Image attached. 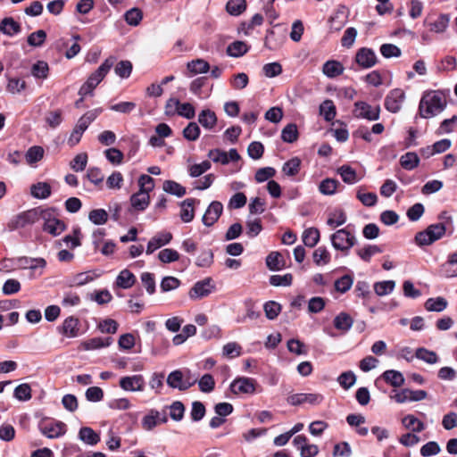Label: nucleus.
<instances>
[{
    "label": "nucleus",
    "mask_w": 457,
    "mask_h": 457,
    "mask_svg": "<svg viewBox=\"0 0 457 457\" xmlns=\"http://www.w3.org/2000/svg\"><path fill=\"white\" fill-rule=\"evenodd\" d=\"M281 138L284 142L293 143L298 138L297 127L294 123L287 124L281 132Z\"/></svg>",
    "instance_id": "8fccbe9b"
},
{
    "label": "nucleus",
    "mask_w": 457,
    "mask_h": 457,
    "mask_svg": "<svg viewBox=\"0 0 457 457\" xmlns=\"http://www.w3.org/2000/svg\"><path fill=\"white\" fill-rule=\"evenodd\" d=\"M373 287L377 295L384 296L393 292L395 287V282L394 280L379 281L376 282Z\"/></svg>",
    "instance_id": "37998d69"
},
{
    "label": "nucleus",
    "mask_w": 457,
    "mask_h": 457,
    "mask_svg": "<svg viewBox=\"0 0 457 457\" xmlns=\"http://www.w3.org/2000/svg\"><path fill=\"white\" fill-rule=\"evenodd\" d=\"M345 68L343 64L340 62L335 60L327 61L322 67L323 73L328 78L331 79L343 74Z\"/></svg>",
    "instance_id": "b1692460"
},
{
    "label": "nucleus",
    "mask_w": 457,
    "mask_h": 457,
    "mask_svg": "<svg viewBox=\"0 0 457 457\" xmlns=\"http://www.w3.org/2000/svg\"><path fill=\"white\" fill-rule=\"evenodd\" d=\"M196 379L189 380L184 378L183 373L180 370H174L168 375L167 384L171 388H177L180 391H185L195 385Z\"/></svg>",
    "instance_id": "9b49d317"
},
{
    "label": "nucleus",
    "mask_w": 457,
    "mask_h": 457,
    "mask_svg": "<svg viewBox=\"0 0 457 457\" xmlns=\"http://www.w3.org/2000/svg\"><path fill=\"white\" fill-rule=\"evenodd\" d=\"M383 379L395 387H399L404 384L403 375L397 370H388L382 374Z\"/></svg>",
    "instance_id": "cd10ccee"
},
{
    "label": "nucleus",
    "mask_w": 457,
    "mask_h": 457,
    "mask_svg": "<svg viewBox=\"0 0 457 457\" xmlns=\"http://www.w3.org/2000/svg\"><path fill=\"white\" fill-rule=\"evenodd\" d=\"M198 122L204 129H213L217 123V117L215 112L210 109L203 110L198 115Z\"/></svg>",
    "instance_id": "bb28decb"
},
{
    "label": "nucleus",
    "mask_w": 457,
    "mask_h": 457,
    "mask_svg": "<svg viewBox=\"0 0 457 457\" xmlns=\"http://www.w3.org/2000/svg\"><path fill=\"white\" fill-rule=\"evenodd\" d=\"M246 8L245 0H229L226 4L227 12L234 16L241 14Z\"/></svg>",
    "instance_id": "de8ad7c7"
},
{
    "label": "nucleus",
    "mask_w": 457,
    "mask_h": 457,
    "mask_svg": "<svg viewBox=\"0 0 457 457\" xmlns=\"http://www.w3.org/2000/svg\"><path fill=\"white\" fill-rule=\"evenodd\" d=\"M333 247L347 253L355 244L356 237L345 228L338 229L330 236Z\"/></svg>",
    "instance_id": "39448f33"
},
{
    "label": "nucleus",
    "mask_w": 457,
    "mask_h": 457,
    "mask_svg": "<svg viewBox=\"0 0 457 457\" xmlns=\"http://www.w3.org/2000/svg\"><path fill=\"white\" fill-rule=\"evenodd\" d=\"M445 233L443 223H436L428 226L426 230L419 232L415 236V241L419 245H429L440 239Z\"/></svg>",
    "instance_id": "7ed1b4c3"
},
{
    "label": "nucleus",
    "mask_w": 457,
    "mask_h": 457,
    "mask_svg": "<svg viewBox=\"0 0 457 457\" xmlns=\"http://www.w3.org/2000/svg\"><path fill=\"white\" fill-rule=\"evenodd\" d=\"M415 355L418 359L422 360L429 364L436 363L438 361L437 354L435 352L429 351L423 347L418 348L416 350Z\"/></svg>",
    "instance_id": "864d4df0"
},
{
    "label": "nucleus",
    "mask_w": 457,
    "mask_h": 457,
    "mask_svg": "<svg viewBox=\"0 0 457 457\" xmlns=\"http://www.w3.org/2000/svg\"><path fill=\"white\" fill-rule=\"evenodd\" d=\"M136 282L135 275L129 270H123L117 277L116 284L118 287L128 289L134 286Z\"/></svg>",
    "instance_id": "c85d7f7f"
},
{
    "label": "nucleus",
    "mask_w": 457,
    "mask_h": 457,
    "mask_svg": "<svg viewBox=\"0 0 457 457\" xmlns=\"http://www.w3.org/2000/svg\"><path fill=\"white\" fill-rule=\"evenodd\" d=\"M337 172L341 176L343 181L346 184L353 185L361 180V178L358 177L355 170L349 165L340 166Z\"/></svg>",
    "instance_id": "a878e982"
},
{
    "label": "nucleus",
    "mask_w": 457,
    "mask_h": 457,
    "mask_svg": "<svg viewBox=\"0 0 457 457\" xmlns=\"http://www.w3.org/2000/svg\"><path fill=\"white\" fill-rule=\"evenodd\" d=\"M46 122L52 129L57 128L62 121V112L59 109L48 112L46 114Z\"/></svg>",
    "instance_id": "680f3d73"
},
{
    "label": "nucleus",
    "mask_w": 457,
    "mask_h": 457,
    "mask_svg": "<svg viewBox=\"0 0 457 457\" xmlns=\"http://www.w3.org/2000/svg\"><path fill=\"white\" fill-rule=\"evenodd\" d=\"M39 212L37 209L23 212L12 218L7 224L9 230L12 231L27 225L34 224L39 220Z\"/></svg>",
    "instance_id": "423d86ee"
},
{
    "label": "nucleus",
    "mask_w": 457,
    "mask_h": 457,
    "mask_svg": "<svg viewBox=\"0 0 457 457\" xmlns=\"http://www.w3.org/2000/svg\"><path fill=\"white\" fill-rule=\"evenodd\" d=\"M172 239V234L170 232H160L153 237L146 247V253L151 254L160 247L168 245Z\"/></svg>",
    "instance_id": "a211bd4d"
},
{
    "label": "nucleus",
    "mask_w": 457,
    "mask_h": 457,
    "mask_svg": "<svg viewBox=\"0 0 457 457\" xmlns=\"http://www.w3.org/2000/svg\"><path fill=\"white\" fill-rule=\"evenodd\" d=\"M119 386L124 391L142 392L145 389V382L144 377L137 374L120 378Z\"/></svg>",
    "instance_id": "1a4fd4ad"
},
{
    "label": "nucleus",
    "mask_w": 457,
    "mask_h": 457,
    "mask_svg": "<svg viewBox=\"0 0 457 457\" xmlns=\"http://www.w3.org/2000/svg\"><path fill=\"white\" fill-rule=\"evenodd\" d=\"M400 163L403 169L411 170L419 166L420 158L416 153L408 152L401 156Z\"/></svg>",
    "instance_id": "58836bf2"
},
{
    "label": "nucleus",
    "mask_w": 457,
    "mask_h": 457,
    "mask_svg": "<svg viewBox=\"0 0 457 457\" xmlns=\"http://www.w3.org/2000/svg\"><path fill=\"white\" fill-rule=\"evenodd\" d=\"M130 203L136 210L144 211L150 204L149 194L139 190L131 195Z\"/></svg>",
    "instance_id": "393cba45"
},
{
    "label": "nucleus",
    "mask_w": 457,
    "mask_h": 457,
    "mask_svg": "<svg viewBox=\"0 0 457 457\" xmlns=\"http://www.w3.org/2000/svg\"><path fill=\"white\" fill-rule=\"evenodd\" d=\"M43 218L46 220L43 226L44 231L55 237L65 230L64 222L56 218H50V213L43 212Z\"/></svg>",
    "instance_id": "f3484780"
},
{
    "label": "nucleus",
    "mask_w": 457,
    "mask_h": 457,
    "mask_svg": "<svg viewBox=\"0 0 457 457\" xmlns=\"http://www.w3.org/2000/svg\"><path fill=\"white\" fill-rule=\"evenodd\" d=\"M215 289V285L211 278L197 281L189 290L188 296L192 300L202 299L208 296Z\"/></svg>",
    "instance_id": "0eeeda50"
},
{
    "label": "nucleus",
    "mask_w": 457,
    "mask_h": 457,
    "mask_svg": "<svg viewBox=\"0 0 457 457\" xmlns=\"http://www.w3.org/2000/svg\"><path fill=\"white\" fill-rule=\"evenodd\" d=\"M179 253L178 251L171 248H165L159 252L158 258L163 263H170L179 260Z\"/></svg>",
    "instance_id": "5fc2aeb1"
},
{
    "label": "nucleus",
    "mask_w": 457,
    "mask_h": 457,
    "mask_svg": "<svg viewBox=\"0 0 457 457\" xmlns=\"http://www.w3.org/2000/svg\"><path fill=\"white\" fill-rule=\"evenodd\" d=\"M353 283V279L350 275H344L335 281V289L344 294L351 288Z\"/></svg>",
    "instance_id": "338daca9"
},
{
    "label": "nucleus",
    "mask_w": 457,
    "mask_h": 457,
    "mask_svg": "<svg viewBox=\"0 0 457 457\" xmlns=\"http://www.w3.org/2000/svg\"><path fill=\"white\" fill-rule=\"evenodd\" d=\"M313 262L316 265H326L330 262V253L326 247H318L312 254Z\"/></svg>",
    "instance_id": "09e8293b"
},
{
    "label": "nucleus",
    "mask_w": 457,
    "mask_h": 457,
    "mask_svg": "<svg viewBox=\"0 0 457 457\" xmlns=\"http://www.w3.org/2000/svg\"><path fill=\"white\" fill-rule=\"evenodd\" d=\"M402 423L405 428L410 429L414 433H420L425 429V424L412 414H408L403 417Z\"/></svg>",
    "instance_id": "7c9ffc66"
},
{
    "label": "nucleus",
    "mask_w": 457,
    "mask_h": 457,
    "mask_svg": "<svg viewBox=\"0 0 457 457\" xmlns=\"http://www.w3.org/2000/svg\"><path fill=\"white\" fill-rule=\"evenodd\" d=\"M337 381L343 388L347 390L354 385L356 376L353 371H345L337 378Z\"/></svg>",
    "instance_id": "774afa93"
},
{
    "label": "nucleus",
    "mask_w": 457,
    "mask_h": 457,
    "mask_svg": "<svg viewBox=\"0 0 457 457\" xmlns=\"http://www.w3.org/2000/svg\"><path fill=\"white\" fill-rule=\"evenodd\" d=\"M355 62L362 69H370L377 64L378 57L372 49L361 47L356 52Z\"/></svg>",
    "instance_id": "f8f14e48"
},
{
    "label": "nucleus",
    "mask_w": 457,
    "mask_h": 457,
    "mask_svg": "<svg viewBox=\"0 0 457 457\" xmlns=\"http://www.w3.org/2000/svg\"><path fill=\"white\" fill-rule=\"evenodd\" d=\"M339 182L335 179H325L319 186V190L322 195H332L336 193Z\"/></svg>",
    "instance_id": "a18cd8bd"
},
{
    "label": "nucleus",
    "mask_w": 457,
    "mask_h": 457,
    "mask_svg": "<svg viewBox=\"0 0 457 457\" xmlns=\"http://www.w3.org/2000/svg\"><path fill=\"white\" fill-rule=\"evenodd\" d=\"M112 343L111 337H93L83 342L82 345L85 350H96L99 348L109 346Z\"/></svg>",
    "instance_id": "4c0bfd02"
},
{
    "label": "nucleus",
    "mask_w": 457,
    "mask_h": 457,
    "mask_svg": "<svg viewBox=\"0 0 457 457\" xmlns=\"http://www.w3.org/2000/svg\"><path fill=\"white\" fill-rule=\"evenodd\" d=\"M405 99V93L401 88L391 90L385 98V108L393 113L398 112Z\"/></svg>",
    "instance_id": "6e6552de"
},
{
    "label": "nucleus",
    "mask_w": 457,
    "mask_h": 457,
    "mask_svg": "<svg viewBox=\"0 0 457 457\" xmlns=\"http://www.w3.org/2000/svg\"><path fill=\"white\" fill-rule=\"evenodd\" d=\"M303 242L307 247H314L320 240V231L316 228H306L302 236Z\"/></svg>",
    "instance_id": "473e14b6"
},
{
    "label": "nucleus",
    "mask_w": 457,
    "mask_h": 457,
    "mask_svg": "<svg viewBox=\"0 0 457 457\" xmlns=\"http://www.w3.org/2000/svg\"><path fill=\"white\" fill-rule=\"evenodd\" d=\"M88 128L84 122H82L79 119L75 125L73 130L71 131L70 137L68 138V144L71 146H74L78 145L81 139L83 133Z\"/></svg>",
    "instance_id": "c9c22d12"
},
{
    "label": "nucleus",
    "mask_w": 457,
    "mask_h": 457,
    "mask_svg": "<svg viewBox=\"0 0 457 457\" xmlns=\"http://www.w3.org/2000/svg\"><path fill=\"white\" fill-rule=\"evenodd\" d=\"M197 201L194 198H187L180 204V219L183 222L188 223L195 217V204Z\"/></svg>",
    "instance_id": "412c9836"
},
{
    "label": "nucleus",
    "mask_w": 457,
    "mask_h": 457,
    "mask_svg": "<svg viewBox=\"0 0 457 457\" xmlns=\"http://www.w3.org/2000/svg\"><path fill=\"white\" fill-rule=\"evenodd\" d=\"M40 432L48 438H56L66 432V426L62 422H46L40 425Z\"/></svg>",
    "instance_id": "dca6fc26"
},
{
    "label": "nucleus",
    "mask_w": 457,
    "mask_h": 457,
    "mask_svg": "<svg viewBox=\"0 0 457 457\" xmlns=\"http://www.w3.org/2000/svg\"><path fill=\"white\" fill-rule=\"evenodd\" d=\"M263 309L267 319L274 320L280 313L281 305L275 301H269L264 304Z\"/></svg>",
    "instance_id": "bf43d9fd"
},
{
    "label": "nucleus",
    "mask_w": 457,
    "mask_h": 457,
    "mask_svg": "<svg viewBox=\"0 0 457 457\" xmlns=\"http://www.w3.org/2000/svg\"><path fill=\"white\" fill-rule=\"evenodd\" d=\"M249 50V46L243 41H234L227 47V54L231 57H241Z\"/></svg>",
    "instance_id": "c756f323"
},
{
    "label": "nucleus",
    "mask_w": 457,
    "mask_h": 457,
    "mask_svg": "<svg viewBox=\"0 0 457 457\" xmlns=\"http://www.w3.org/2000/svg\"><path fill=\"white\" fill-rule=\"evenodd\" d=\"M163 190L170 195H174L178 197H181L186 195V188L173 180H165L162 186Z\"/></svg>",
    "instance_id": "79ce46f5"
},
{
    "label": "nucleus",
    "mask_w": 457,
    "mask_h": 457,
    "mask_svg": "<svg viewBox=\"0 0 457 457\" xmlns=\"http://www.w3.org/2000/svg\"><path fill=\"white\" fill-rule=\"evenodd\" d=\"M248 83L249 78L248 75L245 72L235 74L230 80L231 87L237 90H241L246 87Z\"/></svg>",
    "instance_id": "052dcab7"
},
{
    "label": "nucleus",
    "mask_w": 457,
    "mask_h": 457,
    "mask_svg": "<svg viewBox=\"0 0 457 457\" xmlns=\"http://www.w3.org/2000/svg\"><path fill=\"white\" fill-rule=\"evenodd\" d=\"M52 188L47 182H37L31 185L30 194L37 199H46L51 195Z\"/></svg>",
    "instance_id": "5701e85b"
},
{
    "label": "nucleus",
    "mask_w": 457,
    "mask_h": 457,
    "mask_svg": "<svg viewBox=\"0 0 457 457\" xmlns=\"http://www.w3.org/2000/svg\"><path fill=\"white\" fill-rule=\"evenodd\" d=\"M49 67L44 61H37L33 64L31 74L37 79H46L48 75Z\"/></svg>",
    "instance_id": "4d7b16f0"
},
{
    "label": "nucleus",
    "mask_w": 457,
    "mask_h": 457,
    "mask_svg": "<svg viewBox=\"0 0 457 457\" xmlns=\"http://www.w3.org/2000/svg\"><path fill=\"white\" fill-rule=\"evenodd\" d=\"M168 420L166 413H161L156 410H150L148 414L142 419V428L145 430H152L161 423H166Z\"/></svg>",
    "instance_id": "2eb2a0df"
},
{
    "label": "nucleus",
    "mask_w": 457,
    "mask_h": 457,
    "mask_svg": "<svg viewBox=\"0 0 457 457\" xmlns=\"http://www.w3.org/2000/svg\"><path fill=\"white\" fill-rule=\"evenodd\" d=\"M212 262L213 253L210 249L202 251L195 260L196 266L202 268L210 267L212 264Z\"/></svg>",
    "instance_id": "13d9d810"
},
{
    "label": "nucleus",
    "mask_w": 457,
    "mask_h": 457,
    "mask_svg": "<svg viewBox=\"0 0 457 457\" xmlns=\"http://www.w3.org/2000/svg\"><path fill=\"white\" fill-rule=\"evenodd\" d=\"M79 439L88 445H96L100 442V436L89 427H82L79 431Z\"/></svg>",
    "instance_id": "4be33fe9"
},
{
    "label": "nucleus",
    "mask_w": 457,
    "mask_h": 457,
    "mask_svg": "<svg viewBox=\"0 0 457 457\" xmlns=\"http://www.w3.org/2000/svg\"><path fill=\"white\" fill-rule=\"evenodd\" d=\"M114 71L121 79H127L131 74L132 63L129 61H120L116 64Z\"/></svg>",
    "instance_id": "69168bd1"
},
{
    "label": "nucleus",
    "mask_w": 457,
    "mask_h": 457,
    "mask_svg": "<svg viewBox=\"0 0 457 457\" xmlns=\"http://www.w3.org/2000/svg\"><path fill=\"white\" fill-rule=\"evenodd\" d=\"M256 381L251 378H237L230 384V389L234 394H249L255 392Z\"/></svg>",
    "instance_id": "ddd939ff"
},
{
    "label": "nucleus",
    "mask_w": 457,
    "mask_h": 457,
    "mask_svg": "<svg viewBox=\"0 0 457 457\" xmlns=\"http://www.w3.org/2000/svg\"><path fill=\"white\" fill-rule=\"evenodd\" d=\"M448 23L449 18L447 17V15L441 14L439 17H437V19L435 21L430 22L428 26L430 31L436 33H442L446 29Z\"/></svg>",
    "instance_id": "6e6d98bb"
},
{
    "label": "nucleus",
    "mask_w": 457,
    "mask_h": 457,
    "mask_svg": "<svg viewBox=\"0 0 457 457\" xmlns=\"http://www.w3.org/2000/svg\"><path fill=\"white\" fill-rule=\"evenodd\" d=\"M44 149L39 145H34L28 149L25 157L29 164L39 162L44 156Z\"/></svg>",
    "instance_id": "3c124183"
},
{
    "label": "nucleus",
    "mask_w": 457,
    "mask_h": 457,
    "mask_svg": "<svg viewBox=\"0 0 457 457\" xmlns=\"http://www.w3.org/2000/svg\"><path fill=\"white\" fill-rule=\"evenodd\" d=\"M108 213L104 209H94L88 213V220L95 225H104L108 220Z\"/></svg>",
    "instance_id": "49530a36"
},
{
    "label": "nucleus",
    "mask_w": 457,
    "mask_h": 457,
    "mask_svg": "<svg viewBox=\"0 0 457 457\" xmlns=\"http://www.w3.org/2000/svg\"><path fill=\"white\" fill-rule=\"evenodd\" d=\"M324 397L320 394H294L287 398L288 404L293 406L309 403L311 405H319L322 403Z\"/></svg>",
    "instance_id": "9d476101"
},
{
    "label": "nucleus",
    "mask_w": 457,
    "mask_h": 457,
    "mask_svg": "<svg viewBox=\"0 0 457 457\" xmlns=\"http://www.w3.org/2000/svg\"><path fill=\"white\" fill-rule=\"evenodd\" d=\"M222 211L223 205L220 202H212L202 218L203 223L207 227L212 226L220 217Z\"/></svg>",
    "instance_id": "4468645a"
},
{
    "label": "nucleus",
    "mask_w": 457,
    "mask_h": 457,
    "mask_svg": "<svg viewBox=\"0 0 457 457\" xmlns=\"http://www.w3.org/2000/svg\"><path fill=\"white\" fill-rule=\"evenodd\" d=\"M79 319L73 316H70L63 320L62 325L59 330L63 336L67 337H76L79 336Z\"/></svg>",
    "instance_id": "6ab92c4d"
},
{
    "label": "nucleus",
    "mask_w": 457,
    "mask_h": 457,
    "mask_svg": "<svg viewBox=\"0 0 457 457\" xmlns=\"http://www.w3.org/2000/svg\"><path fill=\"white\" fill-rule=\"evenodd\" d=\"M447 301L442 296L428 298L425 303V308L428 312H441L447 307Z\"/></svg>",
    "instance_id": "e433bc0d"
},
{
    "label": "nucleus",
    "mask_w": 457,
    "mask_h": 457,
    "mask_svg": "<svg viewBox=\"0 0 457 457\" xmlns=\"http://www.w3.org/2000/svg\"><path fill=\"white\" fill-rule=\"evenodd\" d=\"M382 252V249L378 245H368L362 249L357 250L358 256L366 262H369L371 259V256L379 253Z\"/></svg>",
    "instance_id": "e2e57ef3"
},
{
    "label": "nucleus",
    "mask_w": 457,
    "mask_h": 457,
    "mask_svg": "<svg viewBox=\"0 0 457 457\" xmlns=\"http://www.w3.org/2000/svg\"><path fill=\"white\" fill-rule=\"evenodd\" d=\"M187 70L194 75L206 73L209 69V63L204 59H195L187 64Z\"/></svg>",
    "instance_id": "a19ab883"
},
{
    "label": "nucleus",
    "mask_w": 457,
    "mask_h": 457,
    "mask_svg": "<svg viewBox=\"0 0 457 457\" xmlns=\"http://www.w3.org/2000/svg\"><path fill=\"white\" fill-rule=\"evenodd\" d=\"M446 104L445 96L442 92H426L420 101L419 114L424 119L432 118L442 112Z\"/></svg>",
    "instance_id": "f257e3e1"
},
{
    "label": "nucleus",
    "mask_w": 457,
    "mask_h": 457,
    "mask_svg": "<svg viewBox=\"0 0 457 457\" xmlns=\"http://www.w3.org/2000/svg\"><path fill=\"white\" fill-rule=\"evenodd\" d=\"M442 273L447 278L457 277V253H452L442 266Z\"/></svg>",
    "instance_id": "f704fd0d"
},
{
    "label": "nucleus",
    "mask_w": 457,
    "mask_h": 457,
    "mask_svg": "<svg viewBox=\"0 0 457 457\" xmlns=\"http://www.w3.org/2000/svg\"><path fill=\"white\" fill-rule=\"evenodd\" d=\"M211 162L204 161L201 163H195L188 168L189 175L193 178H197L211 169Z\"/></svg>",
    "instance_id": "0e129e2a"
},
{
    "label": "nucleus",
    "mask_w": 457,
    "mask_h": 457,
    "mask_svg": "<svg viewBox=\"0 0 457 457\" xmlns=\"http://www.w3.org/2000/svg\"><path fill=\"white\" fill-rule=\"evenodd\" d=\"M0 31L8 36H13L21 31V26L12 18H4L0 23Z\"/></svg>",
    "instance_id": "72a5a7b5"
},
{
    "label": "nucleus",
    "mask_w": 457,
    "mask_h": 457,
    "mask_svg": "<svg viewBox=\"0 0 457 457\" xmlns=\"http://www.w3.org/2000/svg\"><path fill=\"white\" fill-rule=\"evenodd\" d=\"M380 112L379 104L371 105L365 101H357L353 104V115L356 119L375 121L379 119Z\"/></svg>",
    "instance_id": "20e7f679"
},
{
    "label": "nucleus",
    "mask_w": 457,
    "mask_h": 457,
    "mask_svg": "<svg viewBox=\"0 0 457 457\" xmlns=\"http://www.w3.org/2000/svg\"><path fill=\"white\" fill-rule=\"evenodd\" d=\"M16 265L21 269H29L34 270L37 268L44 269L46 265V262L44 258L21 256L16 259Z\"/></svg>",
    "instance_id": "aec40b11"
},
{
    "label": "nucleus",
    "mask_w": 457,
    "mask_h": 457,
    "mask_svg": "<svg viewBox=\"0 0 457 457\" xmlns=\"http://www.w3.org/2000/svg\"><path fill=\"white\" fill-rule=\"evenodd\" d=\"M113 65V60L112 58L106 59L98 69L93 72L87 79V80L81 86L79 91V95L87 96L91 94L96 86L104 79L105 75L109 72L112 66Z\"/></svg>",
    "instance_id": "f03ea898"
},
{
    "label": "nucleus",
    "mask_w": 457,
    "mask_h": 457,
    "mask_svg": "<svg viewBox=\"0 0 457 457\" xmlns=\"http://www.w3.org/2000/svg\"><path fill=\"white\" fill-rule=\"evenodd\" d=\"M301 166V160L298 157H294L284 163L282 171L287 176H295Z\"/></svg>",
    "instance_id": "603ef678"
},
{
    "label": "nucleus",
    "mask_w": 457,
    "mask_h": 457,
    "mask_svg": "<svg viewBox=\"0 0 457 457\" xmlns=\"http://www.w3.org/2000/svg\"><path fill=\"white\" fill-rule=\"evenodd\" d=\"M353 324V318L346 312H340L334 319V326L338 330L348 331Z\"/></svg>",
    "instance_id": "2f4dec72"
},
{
    "label": "nucleus",
    "mask_w": 457,
    "mask_h": 457,
    "mask_svg": "<svg viewBox=\"0 0 457 457\" xmlns=\"http://www.w3.org/2000/svg\"><path fill=\"white\" fill-rule=\"evenodd\" d=\"M266 264L270 270H279L284 267V261L281 253L271 252L266 258Z\"/></svg>",
    "instance_id": "c03bdc74"
},
{
    "label": "nucleus",
    "mask_w": 457,
    "mask_h": 457,
    "mask_svg": "<svg viewBox=\"0 0 457 457\" xmlns=\"http://www.w3.org/2000/svg\"><path fill=\"white\" fill-rule=\"evenodd\" d=\"M320 114L323 116L326 121H331L335 119L337 112L332 100L327 99L320 105Z\"/></svg>",
    "instance_id": "ea45409f"
}]
</instances>
